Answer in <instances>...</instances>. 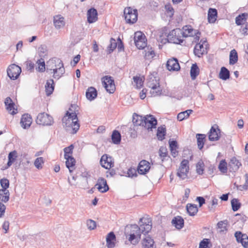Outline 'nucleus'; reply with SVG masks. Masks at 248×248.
<instances>
[{
    "mask_svg": "<svg viewBox=\"0 0 248 248\" xmlns=\"http://www.w3.org/2000/svg\"><path fill=\"white\" fill-rule=\"evenodd\" d=\"M144 219L143 218L140 219L139 223L140 227L136 224L130 226V233L126 236H129L128 239L132 245H136L139 243L141 233L145 234L148 233L152 229L151 222L148 221L147 222H143Z\"/></svg>",
    "mask_w": 248,
    "mask_h": 248,
    "instance_id": "1",
    "label": "nucleus"
},
{
    "mask_svg": "<svg viewBox=\"0 0 248 248\" xmlns=\"http://www.w3.org/2000/svg\"><path fill=\"white\" fill-rule=\"evenodd\" d=\"M62 125L66 130L69 131L71 128L73 133H76L79 128V124L78 123L77 114L75 111H73L70 108L66 113L62 119Z\"/></svg>",
    "mask_w": 248,
    "mask_h": 248,
    "instance_id": "2",
    "label": "nucleus"
},
{
    "mask_svg": "<svg viewBox=\"0 0 248 248\" xmlns=\"http://www.w3.org/2000/svg\"><path fill=\"white\" fill-rule=\"evenodd\" d=\"M183 32L180 29L172 30L167 36V39L170 43L180 44L183 42Z\"/></svg>",
    "mask_w": 248,
    "mask_h": 248,
    "instance_id": "3",
    "label": "nucleus"
},
{
    "mask_svg": "<svg viewBox=\"0 0 248 248\" xmlns=\"http://www.w3.org/2000/svg\"><path fill=\"white\" fill-rule=\"evenodd\" d=\"M124 15L126 22L133 24L136 22L138 18V11L129 7L124 10Z\"/></svg>",
    "mask_w": 248,
    "mask_h": 248,
    "instance_id": "4",
    "label": "nucleus"
},
{
    "mask_svg": "<svg viewBox=\"0 0 248 248\" xmlns=\"http://www.w3.org/2000/svg\"><path fill=\"white\" fill-rule=\"evenodd\" d=\"M183 37L193 36L194 37V40L193 42H197L199 41L201 32L196 30H194L190 26H186L183 28Z\"/></svg>",
    "mask_w": 248,
    "mask_h": 248,
    "instance_id": "5",
    "label": "nucleus"
},
{
    "mask_svg": "<svg viewBox=\"0 0 248 248\" xmlns=\"http://www.w3.org/2000/svg\"><path fill=\"white\" fill-rule=\"evenodd\" d=\"M36 122L37 124L43 125H51L54 123L52 117L45 112L40 113L38 115Z\"/></svg>",
    "mask_w": 248,
    "mask_h": 248,
    "instance_id": "6",
    "label": "nucleus"
},
{
    "mask_svg": "<svg viewBox=\"0 0 248 248\" xmlns=\"http://www.w3.org/2000/svg\"><path fill=\"white\" fill-rule=\"evenodd\" d=\"M189 170V161L186 159L182 161L179 168L177 171V176L181 179L187 178Z\"/></svg>",
    "mask_w": 248,
    "mask_h": 248,
    "instance_id": "7",
    "label": "nucleus"
},
{
    "mask_svg": "<svg viewBox=\"0 0 248 248\" xmlns=\"http://www.w3.org/2000/svg\"><path fill=\"white\" fill-rule=\"evenodd\" d=\"M134 39L135 45L139 49H143L146 46L145 36L141 32H135Z\"/></svg>",
    "mask_w": 248,
    "mask_h": 248,
    "instance_id": "8",
    "label": "nucleus"
},
{
    "mask_svg": "<svg viewBox=\"0 0 248 248\" xmlns=\"http://www.w3.org/2000/svg\"><path fill=\"white\" fill-rule=\"evenodd\" d=\"M103 85L107 92L112 93L115 90V86L113 79L111 77L105 76L101 79Z\"/></svg>",
    "mask_w": 248,
    "mask_h": 248,
    "instance_id": "9",
    "label": "nucleus"
},
{
    "mask_svg": "<svg viewBox=\"0 0 248 248\" xmlns=\"http://www.w3.org/2000/svg\"><path fill=\"white\" fill-rule=\"evenodd\" d=\"M63 65L62 62L60 59L54 58L50 59L46 62V72L50 73Z\"/></svg>",
    "mask_w": 248,
    "mask_h": 248,
    "instance_id": "10",
    "label": "nucleus"
},
{
    "mask_svg": "<svg viewBox=\"0 0 248 248\" xmlns=\"http://www.w3.org/2000/svg\"><path fill=\"white\" fill-rule=\"evenodd\" d=\"M21 72V68L15 64L10 65L7 70L8 77L12 80L16 79L19 76Z\"/></svg>",
    "mask_w": 248,
    "mask_h": 248,
    "instance_id": "11",
    "label": "nucleus"
},
{
    "mask_svg": "<svg viewBox=\"0 0 248 248\" xmlns=\"http://www.w3.org/2000/svg\"><path fill=\"white\" fill-rule=\"evenodd\" d=\"M207 42L201 40L198 44H197L194 49V53L196 56L201 57L202 55L206 53Z\"/></svg>",
    "mask_w": 248,
    "mask_h": 248,
    "instance_id": "12",
    "label": "nucleus"
},
{
    "mask_svg": "<svg viewBox=\"0 0 248 248\" xmlns=\"http://www.w3.org/2000/svg\"><path fill=\"white\" fill-rule=\"evenodd\" d=\"M144 120L143 127L148 130H152L153 128H156L157 120L153 115H146L145 116Z\"/></svg>",
    "mask_w": 248,
    "mask_h": 248,
    "instance_id": "13",
    "label": "nucleus"
},
{
    "mask_svg": "<svg viewBox=\"0 0 248 248\" xmlns=\"http://www.w3.org/2000/svg\"><path fill=\"white\" fill-rule=\"evenodd\" d=\"M53 23L55 28L57 30L63 28L65 25V19L61 15H55L53 16Z\"/></svg>",
    "mask_w": 248,
    "mask_h": 248,
    "instance_id": "14",
    "label": "nucleus"
},
{
    "mask_svg": "<svg viewBox=\"0 0 248 248\" xmlns=\"http://www.w3.org/2000/svg\"><path fill=\"white\" fill-rule=\"evenodd\" d=\"M100 162L101 166L106 169H109L114 166L112 158L110 156H108L107 155H103Z\"/></svg>",
    "mask_w": 248,
    "mask_h": 248,
    "instance_id": "15",
    "label": "nucleus"
},
{
    "mask_svg": "<svg viewBox=\"0 0 248 248\" xmlns=\"http://www.w3.org/2000/svg\"><path fill=\"white\" fill-rule=\"evenodd\" d=\"M220 131L218 126L216 125L213 126L209 133V140L210 141L218 140L220 137Z\"/></svg>",
    "mask_w": 248,
    "mask_h": 248,
    "instance_id": "16",
    "label": "nucleus"
},
{
    "mask_svg": "<svg viewBox=\"0 0 248 248\" xmlns=\"http://www.w3.org/2000/svg\"><path fill=\"white\" fill-rule=\"evenodd\" d=\"M234 235L238 242L241 243L244 248H248V236L247 234L236 232Z\"/></svg>",
    "mask_w": 248,
    "mask_h": 248,
    "instance_id": "17",
    "label": "nucleus"
},
{
    "mask_svg": "<svg viewBox=\"0 0 248 248\" xmlns=\"http://www.w3.org/2000/svg\"><path fill=\"white\" fill-rule=\"evenodd\" d=\"M150 169V163L145 160H142L139 164L138 171L140 174H144L149 171Z\"/></svg>",
    "mask_w": 248,
    "mask_h": 248,
    "instance_id": "18",
    "label": "nucleus"
},
{
    "mask_svg": "<svg viewBox=\"0 0 248 248\" xmlns=\"http://www.w3.org/2000/svg\"><path fill=\"white\" fill-rule=\"evenodd\" d=\"M99 191L102 193L107 192L108 189V186L107 185V181L103 178H99L97 184L95 186Z\"/></svg>",
    "mask_w": 248,
    "mask_h": 248,
    "instance_id": "19",
    "label": "nucleus"
},
{
    "mask_svg": "<svg viewBox=\"0 0 248 248\" xmlns=\"http://www.w3.org/2000/svg\"><path fill=\"white\" fill-rule=\"evenodd\" d=\"M166 66L169 71H178L180 68L177 60L174 58L169 59L167 62Z\"/></svg>",
    "mask_w": 248,
    "mask_h": 248,
    "instance_id": "20",
    "label": "nucleus"
},
{
    "mask_svg": "<svg viewBox=\"0 0 248 248\" xmlns=\"http://www.w3.org/2000/svg\"><path fill=\"white\" fill-rule=\"evenodd\" d=\"M97 12L95 9L92 8L89 9L87 13L88 22L89 23L95 22L97 20Z\"/></svg>",
    "mask_w": 248,
    "mask_h": 248,
    "instance_id": "21",
    "label": "nucleus"
},
{
    "mask_svg": "<svg viewBox=\"0 0 248 248\" xmlns=\"http://www.w3.org/2000/svg\"><path fill=\"white\" fill-rule=\"evenodd\" d=\"M32 123V118L31 116L28 114H24L22 115L20 124L21 126L24 128H28Z\"/></svg>",
    "mask_w": 248,
    "mask_h": 248,
    "instance_id": "22",
    "label": "nucleus"
},
{
    "mask_svg": "<svg viewBox=\"0 0 248 248\" xmlns=\"http://www.w3.org/2000/svg\"><path fill=\"white\" fill-rule=\"evenodd\" d=\"M4 103L6 109L10 114L14 115L17 112V109L14 108L15 104L10 97H7L5 100Z\"/></svg>",
    "mask_w": 248,
    "mask_h": 248,
    "instance_id": "23",
    "label": "nucleus"
},
{
    "mask_svg": "<svg viewBox=\"0 0 248 248\" xmlns=\"http://www.w3.org/2000/svg\"><path fill=\"white\" fill-rule=\"evenodd\" d=\"M142 248H155L154 241L150 236H146L141 241Z\"/></svg>",
    "mask_w": 248,
    "mask_h": 248,
    "instance_id": "24",
    "label": "nucleus"
},
{
    "mask_svg": "<svg viewBox=\"0 0 248 248\" xmlns=\"http://www.w3.org/2000/svg\"><path fill=\"white\" fill-rule=\"evenodd\" d=\"M116 237L113 232H110L107 235L106 238L107 246L108 248H113L115 245Z\"/></svg>",
    "mask_w": 248,
    "mask_h": 248,
    "instance_id": "25",
    "label": "nucleus"
},
{
    "mask_svg": "<svg viewBox=\"0 0 248 248\" xmlns=\"http://www.w3.org/2000/svg\"><path fill=\"white\" fill-rule=\"evenodd\" d=\"M66 159V166L69 169L70 172H72L75 169L76 160L72 156L64 158Z\"/></svg>",
    "mask_w": 248,
    "mask_h": 248,
    "instance_id": "26",
    "label": "nucleus"
},
{
    "mask_svg": "<svg viewBox=\"0 0 248 248\" xmlns=\"http://www.w3.org/2000/svg\"><path fill=\"white\" fill-rule=\"evenodd\" d=\"M97 95V91L95 88L93 87H89L86 92V97L90 101L94 99L96 97Z\"/></svg>",
    "mask_w": 248,
    "mask_h": 248,
    "instance_id": "27",
    "label": "nucleus"
},
{
    "mask_svg": "<svg viewBox=\"0 0 248 248\" xmlns=\"http://www.w3.org/2000/svg\"><path fill=\"white\" fill-rule=\"evenodd\" d=\"M145 117L134 114L133 116V123L135 125L142 126L143 127L144 123H145Z\"/></svg>",
    "mask_w": 248,
    "mask_h": 248,
    "instance_id": "28",
    "label": "nucleus"
},
{
    "mask_svg": "<svg viewBox=\"0 0 248 248\" xmlns=\"http://www.w3.org/2000/svg\"><path fill=\"white\" fill-rule=\"evenodd\" d=\"M64 72L65 69L63 65L62 67L57 68L56 70L50 72L49 74H53V78L59 79L64 74Z\"/></svg>",
    "mask_w": 248,
    "mask_h": 248,
    "instance_id": "29",
    "label": "nucleus"
},
{
    "mask_svg": "<svg viewBox=\"0 0 248 248\" xmlns=\"http://www.w3.org/2000/svg\"><path fill=\"white\" fill-rule=\"evenodd\" d=\"M241 166V162H240L235 157L232 158L229 163L230 169H231L233 171L237 170Z\"/></svg>",
    "mask_w": 248,
    "mask_h": 248,
    "instance_id": "30",
    "label": "nucleus"
},
{
    "mask_svg": "<svg viewBox=\"0 0 248 248\" xmlns=\"http://www.w3.org/2000/svg\"><path fill=\"white\" fill-rule=\"evenodd\" d=\"M171 222L177 229H181L184 226V220L179 216L174 217Z\"/></svg>",
    "mask_w": 248,
    "mask_h": 248,
    "instance_id": "31",
    "label": "nucleus"
},
{
    "mask_svg": "<svg viewBox=\"0 0 248 248\" xmlns=\"http://www.w3.org/2000/svg\"><path fill=\"white\" fill-rule=\"evenodd\" d=\"M160 84L159 82V80L156 78L152 76L148 79L147 83V86L151 88H154L156 87L157 85Z\"/></svg>",
    "mask_w": 248,
    "mask_h": 248,
    "instance_id": "32",
    "label": "nucleus"
},
{
    "mask_svg": "<svg viewBox=\"0 0 248 248\" xmlns=\"http://www.w3.org/2000/svg\"><path fill=\"white\" fill-rule=\"evenodd\" d=\"M10 193L8 189H0V201L7 202L9 200Z\"/></svg>",
    "mask_w": 248,
    "mask_h": 248,
    "instance_id": "33",
    "label": "nucleus"
},
{
    "mask_svg": "<svg viewBox=\"0 0 248 248\" xmlns=\"http://www.w3.org/2000/svg\"><path fill=\"white\" fill-rule=\"evenodd\" d=\"M46 92L47 95H50L54 91V81L51 79L47 81L45 85Z\"/></svg>",
    "mask_w": 248,
    "mask_h": 248,
    "instance_id": "34",
    "label": "nucleus"
},
{
    "mask_svg": "<svg viewBox=\"0 0 248 248\" xmlns=\"http://www.w3.org/2000/svg\"><path fill=\"white\" fill-rule=\"evenodd\" d=\"M217 17V11L215 9L210 8L208 13V19L210 23H214Z\"/></svg>",
    "mask_w": 248,
    "mask_h": 248,
    "instance_id": "35",
    "label": "nucleus"
},
{
    "mask_svg": "<svg viewBox=\"0 0 248 248\" xmlns=\"http://www.w3.org/2000/svg\"><path fill=\"white\" fill-rule=\"evenodd\" d=\"M200 70L196 63L193 64L190 69V76L192 80L196 79L199 74Z\"/></svg>",
    "mask_w": 248,
    "mask_h": 248,
    "instance_id": "36",
    "label": "nucleus"
},
{
    "mask_svg": "<svg viewBox=\"0 0 248 248\" xmlns=\"http://www.w3.org/2000/svg\"><path fill=\"white\" fill-rule=\"evenodd\" d=\"M186 210L188 214L191 216H195L198 211L197 205L192 204H187Z\"/></svg>",
    "mask_w": 248,
    "mask_h": 248,
    "instance_id": "37",
    "label": "nucleus"
},
{
    "mask_svg": "<svg viewBox=\"0 0 248 248\" xmlns=\"http://www.w3.org/2000/svg\"><path fill=\"white\" fill-rule=\"evenodd\" d=\"M219 77L220 79L226 80L230 78V72L225 67H222L221 68Z\"/></svg>",
    "mask_w": 248,
    "mask_h": 248,
    "instance_id": "38",
    "label": "nucleus"
},
{
    "mask_svg": "<svg viewBox=\"0 0 248 248\" xmlns=\"http://www.w3.org/2000/svg\"><path fill=\"white\" fill-rule=\"evenodd\" d=\"M229 57V63L230 64L233 65L237 62L238 61V55L235 49H232L231 51Z\"/></svg>",
    "mask_w": 248,
    "mask_h": 248,
    "instance_id": "39",
    "label": "nucleus"
},
{
    "mask_svg": "<svg viewBox=\"0 0 248 248\" xmlns=\"http://www.w3.org/2000/svg\"><path fill=\"white\" fill-rule=\"evenodd\" d=\"M248 16V14L246 13H243L241 15H239L235 18V23L237 25H240L244 23L246 21L247 17Z\"/></svg>",
    "mask_w": 248,
    "mask_h": 248,
    "instance_id": "40",
    "label": "nucleus"
},
{
    "mask_svg": "<svg viewBox=\"0 0 248 248\" xmlns=\"http://www.w3.org/2000/svg\"><path fill=\"white\" fill-rule=\"evenodd\" d=\"M133 80L137 89H140L142 87L144 80L143 77L135 76L133 77Z\"/></svg>",
    "mask_w": 248,
    "mask_h": 248,
    "instance_id": "41",
    "label": "nucleus"
},
{
    "mask_svg": "<svg viewBox=\"0 0 248 248\" xmlns=\"http://www.w3.org/2000/svg\"><path fill=\"white\" fill-rule=\"evenodd\" d=\"M192 111L193 110L191 109H187L186 111L180 112L177 115L178 120L181 121L187 118Z\"/></svg>",
    "mask_w": 248,
    "mask_h": 248,
    "instance_id": "42",
    "label": "nucleus"
},
{
    "mask_svg": "<svg viewBox=\"0 0 248 248\" xmlns=\"http://www.w3.org/2000/svg\"><path fill=\"white\" fill-rule=\"evenodd\" d=\"M17 152L16 151L11 152L8 155V162L7 165L10 167L16 161L17 158Z\"/></svg>",
    "mask_w": 248,
    "mask_h": 248,
    "instance_id": "43",
    "label": "nucleus"
},
{
    "mask_svg": "<svg viewBox=\"0 0 248 248\" xmlns=\"http://www.w3.org/2000/svg\"><path fill=\"white\" fill-rule=\"evenodd\" d=\"M158 154L162 162H163L165 158L168 157L167 149L165 147H160Z\"/></svg>",
    "mask_w": 248,
    "mask_h": 248,
    "instance_id": "44",
    "label": "nucleus"
},
{
    "mask_svg": "<svg viewBox=\"0 0 248 248\" xmlns=\"http://www.w3.org/2000/svg\"><path fill=\"white\" fill-rule=\"evenodd\" d=\"M121 134L117 130H114L111 136V139L113 142L115 144H118L120 143L121 141Z\"/></svg>",
    "mask_w": 248,
    "mask_h": 248,
    "instance_id": "45",
    "label": "nucleus"
},
{
    "mask_svg": "<svg viewBox=\"0 0 248 248\" xmlns=\"http://www.w3.org/2000/svg\"><path fill=\"white\" fill-rule=\"evenodd\" d=\"M36 63L37 64V67L36 68L37 71L40 72H43L45 71V63L43 59L41 58L39 59L37 61Z\"/></svg>",
    "mask_w": 248,
    "mask_h": 248,
    "instance_id": "46",
    "label": "nucleus"
},
{
    "mask_svg": "<svg viewBox=\"0 0 248 248\" xmlns=\"http://www.w3.org/2000/svg\"><path fill=\"white\" fill-rule=\"evenodd\" d=\"M197 138V144L198 148L201 150L203 148L205 135L204 134H198L196 135Z\"/></svg>",
    "mask_w": 248,
    "mask_h": 248,
    "instance_id": "47",
    "label": "nucleus"
},
{
    "mask_svg": "<svg viewBox=\"0 0 248 248\" xmlns=\"http://www.w3.org/2000/svg\"><path fill=\"white\" fill-rule=\"evenodd\" d=\"M150 93L153 96L160 95L162 93V89L160 84L151 89Z\"/></svg>",
    "mask_w": 248,
    "mask_h": 248,
    "instance_id": "48",
    "label": "nucleus"
},
{
    "mask_svg": "<svg viewBox=\"0 0 248 248\" xmlns=\"http://www.w3.org/2000/svg\"><path fill=\"white\" fill-rule=\"evenodd\" d=\"M228 222L227 220L220 221L218 222L217 226L218 228L220 230V232H224L227 230Z\"/></svg>",
    "mask_w": 248,
    "mask_h": 248,
    "instance_id": "49",
    "label": "nucleus"
},
{
    "mask_svg": "<svg viewBox=\"0 0 248 248\" xmlns=\"http://www.w3.org/2000/svg\"><path fill=\"white\" fill-rule=\"evenodd\" d=\"M166 129L162 127H159L157 129V137L159 140H162L164 139Z\"/></svg>",
    "mask_w": 248,
    "mask_h": 248,
    "instance_id": "50",
    "label": "nucleus"
},
{
    "mask_svg": "<svg viewBox=\"0 0 248 248\" xmlns=\"http://www.w3.org/2000/svg\"><path fill=\"white\" fill-rule=\"evenodd\" d=\"M218 169L219 170L223 173L227 172V163L225 160H222L220 162L219 164L218 165Z\"/></svg>",
    "mask_w": 248,
    "mask_h": 248,
    "instance_id": "51",
    "label": "nucleus"
},
{
    "mask_svg": "<svg viewBox=\"0 0 248 248\" xmlns=\"http://www.w3.org/2000/svg\"><path fill=\"white\" fill-rule=\"evenodd\" d=\"M231 205L232 209L233 211H237L240 207V203L238 202L237 199H233L231 201Z\"/></svg>",
    "mask_w": 248,
    "mask_h": 248,
    "instance_id": "52",
    "label": "nucleus"
},
{
    "mask_svg": "<svg viewBox=\"0 0 248 248\" xmlns=\"http://www.w3.org/2000/svg\"><path fill=\"white\" fill-rule=\"evenodd\" d=\"M73 149L74 146L73 145H71L69 146L66 147L64 149V158L71 156Z\"/></svg>",
    "mask_w": 248,
    "mask_h": 248,
    "instance_id": "53",
    "label": "nucleus"
},
{
    "mask_svg": "<svg viewBox=\"0 0 248 248\" xmlns=\"http://www.w3.org/2000/svg\"><path fill=\"white\" fill-rule=\"evenodd\" d=\"M44 163V159L42 157L37 158L34 163L35 167L40 170L42 168V164Z\"/></svg>",
    "mask_w": 248,
    "mask_h": 248,
    "instance_id": "54",
    "label": "nucleus"
},
{
    "mask_svg": "<svg viewBox=\"0 0 248 248\" xmlns=\"http://www.w3.org/2000/svg\"><path fill=\"white\" fill-rule=\"evenodd\" d=\"M204 164L202 161H199L196 165V171L199 174H202L203 172Z\"/></svg>",
    "mask_w": 248,
    "mask_h": 248,
    "instance_id": "55",
    "label": "nucleus"
},
{
    "mask_svg": "<svg viewBox=\"0 0 248 248\" xmlns=\"http://www.w3.org/2000/svg\"><path fill=\"white\" fill-rule=\"evenodd\" d=\"M86 225L88 229L90 230H94L96 226V222L92 219L87 220L86 221Z\"/></svg>",
    "mask_w": 248,
    "mask_h": 248,
    "instance_id": "56",
    "label": "nucleus"
},
{
    "mask_svg": "<svg viewBox=\"0 0 248 248\" xmlns=\"http://www.w3.org/2000/svg\"><path fill=\"white\" fill-rule=\"evenodd\" d=\"M0 183L2 188L1 189H7L9 186V181L7 179H1L0 181Z\"/></svg>",
    "mask_w": 248,
    "mask_h": 248,
    "instance_id": "57",
    "label": "nucleus"
},
{
    "mask_svg": "<svg viewBox=\"0 0 248 248\" xmlns=\"http://www.w3.org/2000/svg\"><path fill=\"white\" fill-rule=\"evenodd\" d=\"M210 241L208 239H203L200 243L199 245V248H209V244Z\"/></svg>",
    "mask_w": 248,
    "mask_h": 248,
    "instance_id": "58",
    "label": "nucleus"
},
{
    "mask_svg": "<svg viewBox=\"0 0 248 248\" xmlns=\"http://www.w3.org/2000/svg\"><path fill=\"white\" fill-rule=\"evenodd\" d=\"M165 8L167 10V16L171 17L173 15V9L170 5H166Z\"/></svg>",
    "mask_w": 248,
    "mask_h": 248,
    "instance_id": "59",
    "label": "nucleus"
},
{
    "mask_svg": "<svg viewBox=\"0 0 248 248\" xmlns=\"http://www.w3.org/2000/svg\"><path fill=\"white\" fill-rule=\"evenodd\" d=\"M240 32L244 35H246L248 34V23H246L245 24V27L243 28H241L240 29Z\"/></svg>",
    "mask_w": 248,
    "mask_h": 248,
    "instance_id": "60",
    "label": "nucleus"
},
{
    "mask_svg": "<svg viewBox=\"0 0 248 248\" xmlns=\"http://www.w3.org/2000/svg\"><path fill=\"white\" fill-rule=\"evenodd\" d=\"M117 46V44L115 42V40L114 39H111L110 41V44L109 46V48L110 49L109 53H111V51H112Z\"/></svg>",
    "mask_w": 248,
    "mask_h": 248,
    "instance_id": "61",
    "label": "nucleus"
},
{
    "mask_svg": "<svg viewBox=\"0 0 248 248\" xmlns=\"http://www.w3.org/2000/svg\"><path fill=\"white\" fill-rule=\"evenodd\" d=\"M145 56L147 59L152 58L155 56V52L153 50L146 51Z\"/></svg>",
    "mask_w": 248,
    "mask_h": 248,
    "instance_id": "62",
    "label": "nucleus"
},
{
    "mask_svg": "<svg viewBox=\"0 0 248 248\" xmlns=\"http://www.w3.org/2000/svg\"><path fill=\"white\" fill-rule=\"evenodd\" d=\"M46 52V47L45 45H41L38 48V52L40 54H45Z\"/></svg>",
    "mask_w": 248,
    "mask_h": 248,
    "instance_id": "63",
    "label": "nucleus"
},
{
    "mask_svg": "<svg viewBox=\"0 0 248 248\" xmlns=\"http://www.w3.org/2000/svg\"><path fill=\"white\" fill-rule=\"evenodd\" d=\"M5 209V206L1 202H0V217H2V216L4 215Z\"/></svg>",
    "mask_w": 248,
    "mask_h": 248,
    "instance_id": "64",
    "label": "nucleus"
}]
</instances>
